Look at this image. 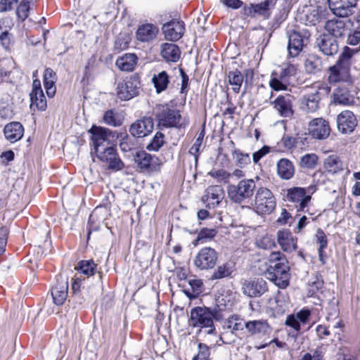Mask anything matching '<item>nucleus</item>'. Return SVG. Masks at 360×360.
Masks as SVG:
<instances>
[{"instance_id": "1", "label": "nucleus", "mask_w": 360, "mask_h": 360, "mask_svg": "<svg viewBox=\"0 0 360 360\" xmlns=\"http://www.w3.org/2000/svg\"><path fill=\"white\" fill-rule=\"evenodd\" d=\"M289 271L285 256L281 252H271L268 257V278L279 288L284 289L289 285Z\"/></svg>"}, {"instance_id": "2", "label": "nucleus", "mask_w": 360, "mask_h": 360, "mask_svg": "<svg viewBox=\"0 0 360 360\" xmlns=\"http://www.w3.org/2000/svg\"><path fill=\"white\" fill-rule=\"evenodd\" d=\"M155 116L159 124L167 128L185 129L189 124L187 117L182 116L179 110L172 108L168 105L157 106Z\"/></svg>"}, {"instance_id": "3", "label": "nucleus", "mask_w": 360, "mask_h": 360, "mask_svg": "<svg viewBox=\"0 0 360 360\" xmlns=\"http://www.w3.org/2000/svg\"><path fill=\"white\" fill-rule=\"evenodd\" d=\"M354 53V49L348 47L345 49L336 64L329 69L328 81L330 83L349 81V68Z\"/></svg>"}, {"instance_id": "4", "label": "nucleus", "mask_w": 360, "mask_h": 360, "mask_svg": "<svg viewBox=\"0 0 360 360\" xmlns=\"http://www.w3.org/2000/svg\"><path fill=\"white\" fill-rule=\"evenodd\" d=\"M217 312L212 311L207 307H196L191 310L189 325L193 328H198L200 330L207 329V334H214L215 327L214 319H217Z\"/></svg>"}, {"instance_id": "5", "label": "nucleus", "mask_w": 360, "mask_h": 360, "mask_svg": "<svg viewBox=\"0 0 360 360\" xmlns=\"http://www.w3.org/2000/svg\"><path fill=\"white\" fill-rule=\"evenodd\" d=\"M330 88L323 84H315L309 88L300 98L301 108L308 112L316 111L323 96L327 95Z\"/></svg>"}, {"instance_id": "6", "label": "nucleus", "mask_w": 360, "mask_h": 360, "mask_svg": "<svg viewBox=\"0 0 360 360\" xmlns=\"http://www.w3.org/2000/svg\"><path fill=\"white\" fill-rule=\"evenodd\" d=\"M255 189L256 184L253 179H243L237 185H229L227 188V193L231 201L242 203L253 195Z\"/></svg>"}, {"instance_id": "7", "label": "nucleus", "mask_w": 360, "mask_h": 360, "mask_svg": "<svg viewBox=\"0 0 360 360\" xmlns=\"http://www.w3.org/2000/svg\"><path fill=\"white\" fill-rule=\"evenodd\" d=\"M276 206V200L272 191L266 187H259L255 195L254 210L259 214L271 213Z\"/></svg>"}, {"instance_id": "8", "label": "nucleus", "mask_w": 360, "mask_h": 360, "mask_svg": "<svg viewBox=\"0 0 360 360\" xmlns=\"http://www.w3.org/2000/svg\"><path fill=\"white\" fill-rule=\"evenodd\" d=\"M316 191L315 186L307 188L292 187L286 191V200L294 205L297 211H304L311 200V194Z\"/></svg>"}, {"instance_id": "9", "label": "nucleus", "mask_w": 360, "mask_h": 360, "mask_svg": "<svg viewBox=\"0 0 360 360\" xmlns=\"http://www.w3.org/2000/svg\"><path fill=\"white\" fill-rule=\"evenodd\" d=\"M88 132L91 134V140L95 153L105 148L107 146H111V143L117 138L116 131L96 125H93Z\"/></svg>"}, {"instance_id": "10", "label": "nucleus", "mask_w": 360, "mask_h": 360, "mask_svg": "<svg viewBox=\"0 0 360 360\" xmlns=\"http://www.w3.org/2000/svg\"><path fill=\"white\" fill-rule=\"evenodd\" d=\"M141 79L137 74L126 77L117 84L116 89L118 98L123 101H129L139 94Z\"/></svg>"}, {"instance_id": "11", "label": "nucleus", "mask_w": 360, "mask_h": 360, "mask_svg": "<svg viewBox=\"0 0 360 360\" xmlns=\"http://www.w3.org/2000/svg\"><path fill=\"white\" fill-rule=\"evenodd\" d=\"M135 162L141 172L148 174L160 172L162 165V162L159 158L148 154L143 150L136 153Z\"/></svg>"}, {"instance_id": "12", "label": "nucleus", "mask_w": 360, "mask_h": 360, "mask_svg": "<svg viewBox=\"0 0 360 360\" xmlns=\"http://www.w3.org/2000/svg\"><path fill=\"white\" fill-rule=\"evenodd\" d=\"M218 254L210 247L201 248L196 254L193 264L200 270H209L213 269L217 264Z\"/></svg>"}, {"instance_id": "13", "label": "nucleus", "mask_w": 360, "mask_h": 360, "mask_svg": "<svg viewBox=\"0 0 360 360\" xmlns=\"http://www.w3.org/2000/svg\"><path fill=\"white\" fill-rule=\"evenodd\" d=\"M97 158L105 163L109 170L120 171L124 167V164L120 158L117 150L113 146H107L101 150L95 153Z\"/></svg>"}, {"instance_id": "14", "label": "nucleus", "mask_w": 360, "mask_h": 360, "mask_svg": "<svg viewBox=\"0 0 360 360\" xmlns=\"http://www.w3.org/2000/svg\"><path fill=\"white\" fill-rule=\"evenodd\" d=\"M295 98L290 94H281L270 103L282 117L290 118L294 114L293 103Z\"/></svg>"}, {"instance_id": "15", "label": "nucleus", "mask_w": 360, "mask_h": 360, "mask_svg": "<svg viewBox=\"0 0 360 360\" xmlns=\"http://www.w3.org/2000/svg\"><path fill=\"white\" fill-rule=\"evenodd\" d=\"M275 4L276 0H264L259 4H251L243 8V13L248 17L262 16L266 19L270 15V9L273 8Z\"/></svg>"}, {"instance_id": "16", "label": "nucleus", "mask_w": 360, "mask_h": 360, "mask_svg": "<svg viewBox=\"0 0 360 360\" xmlns=\"http://www.w3.org/2000/svg\"><path fill=\"white\" fill-rule=\"evenodd\" d=\"M242 290L250 297H260L267 290L266 282L263 278L246 280L243 283Z\"/></svg>"}, {"instance_id": "17", "label": "nucleus", "mask_w": 360, "mask_h": 360, "mask_svg": "<svg viewBox=\"0 0 360 360\" xmlns=\"http://www.w3.org/2000/svg\"><path fill=\"white\" fill-rule=\"evenodd\" d=\"M309 134L314 139H325L330 132V127L328 122L323 118H315L312 120L308 126Z\"/></svg>"}, {"instance_id": "18", "label": "nucleus", "mask_w": 360, "mask_h": 360, "mask_svg": "<svg viewBox=\"0 0 360 360\" xmlns=\"http://www.w3.org/2000/svg\"><path fill=\"white\" fill-rule=\"evenodd\" d=\"M333 13L339 17H347L352 14V9L356 6V0H328Z\"/></svg>"}, {"instance_id": "19", "label": "nucleus", "mask_w": 360, "mask_h": 360, "mask_svg": "<svg viewBox=\"0 0 360 360\" xmlns=\"http://www.w3.org/2000/svg\"><path fill=\"white\" fill-rule=\"evenodd\" d=\"M357 125L354 114L349 110L341 112L337 117V126L339 131L342 134L351 133Z\"/></svg>"}, {"instance_id": "20", "label": "nucleus", "mask_w": 360, "mask_h": 360, "mask_svg": "<svg viewBox=\"0 0 360 360\" xmlns=\"http://www.w3.org/2000/svg\"><path fill=\"white\" fill-rule=\"evenodd\" d=\"M153 129V121L150 117H144L132 123L129 127L130 134L138 138L145 137Z\"/></svg>"}, {"instance_id": "21", "label": "nucleus", "mask_w": 360, "mask_h": 360, "mask_svg": "<svg viewBox=\"0 0 360 360\" xmlns=\"http://www.w3.org/2000/svg\"><path fill=\"white\" fill-rule=\"evenodd\" d=\"M277 241L284 252H292L297 248V238L288 229L279 230L277 232Z\"/></svg>"}, {"instance_id": "22", "label": "nucleus", "mask_w": 360, "mask_h": 360, "mask_svg": "<svg viewBox=\"0 0 360 360\" xmlns=\"http://www.w3.org/2000/svg\"><path fill=\"white\" fill-rule=\"evenodd\" d=\"M162 29L167 39L177 41L184 34V25L182 21L171 20L164 24Z\"/></svg>"}, {"instance_id": "23", "label": "nucleus", "mask_w": 360, "mask_h": 360, "mask_svg": "<svg viewBox=\"0 0 360 360\" xmlns=\"http://www.w3.org/2000/svg\"><path fill=\"white\" fill-rule=\"evenodd\" d=\"M68 292V281L67 278L60 276L57 278L56 284L51 290L53 302L56 305H62L66 300Z\"/></svg>"}, {"instance_id": "24", "label": "nucleus", "mask_w": 360, "mask_h": 360, "mask_svg": "<svg viewBox=\"0 0 360 360\" xmlns=\"http://www.w3.org/2000/svg\"><path fill=\"white\" fill-rule=\"evenodd\" d=\"M316 44L326 56H333L338 51V44L336 39L327 34L320 35L316 39Z\"/></svg>"}, {"instance_id": "25", "label": "nucleus", "mask_w": 360, "mask_h": 360, "mask_svg": "<svg viewBox=\"0 0 360 360\" xmlns=\"http://www.w3.org/2000/svg\"><path fill=\"white\" fill-rule=\"evenodd\" d=\"M224 196V192L220 186H212L207 188L202 200L207 207H214L220 203Z\"/></svg>"}, {"instance_id": "26", "label": "nucleus", "mask_w": 360, "mask_h": 360, "mask_svg": "<svg viewBox=\"0 0 360 360\" xmlns=\"http://www.w3.org/2000/svg\"><path fill=\"white\" fill-rule=\"evenodd\" d=\"M325 29L330 36L334 38L341 37L347 32L346 20L334 18L328 20Z\"/></svg>"}, {"instance_id": "27", "label": "nucleus", "mask_w": 360, "mask_h": 360, "mask_svg": "<svg viewBox=\"0 0 360 360\" xmlns=\"http://www.w3.org/2000/svg\"><path fill=\"white\" fill-rule=\"evenodd\" d=\"M245 327L252 335L263 336L271 331V328L266 320H254L245 323Z\"/></svg>"}, {"instance_id": "28", "label": "nucleus", "mask_w": 360, "mask_h": 360, "mask_svg": "<svg viewBox=\"0 0 360 360\" xmlns=\"http://www.w3.org/2000/svg\"><path fill=\"white\" fill-rule=\"evenodd\" d=\"M4 132L7 140L11 143H15L22 137L24 128L20 122H13L5 126Z\"/></svg>"}, {"instance_id": "29", "label": "nucleus", "mask_w": 360, "mask_h": 360, "mask_svg": "<svg viewBox=\"0 0 360 360\" xmlns=\"http://www.w3.org/2000/svg\"><path fill=\"white\" fill-rule=\"evenodd\" d=\"M138 57L134 53H125L117 58L115 65L119 70L124 72H131L137 65Z\"/></svg>"}, {"instance_id": "30", "label": "nucleus", "mask_w": 360, "mask_h": 360, "mask_svg": "<svg viewBox=\"0 0 360 360\" xmlns=\"http://www.w3.org/2000/svg\"><path fill=\"white\" fill-rule=\"evenodd\" d=\"M290 82H286L278 72L274 71L270 75L269 85L271 89L270 98L273 97L274 91H287Z\"/></svg>"}, {"instance_id": "31", "label": "nucleus", "mask_w": 360, "mask_h": 360, "mask_svg": "<svg viewBox=\"0 0 360 360\" xmlns=\"http://www.w3.org/2000/svg\"><path fill=\"white\" fill-rule=\"evenodd\" d=\"M304 40L297 32L293 31L290 34L288 48L291 56L295 57L299 54L303 48Z\"/></svg>"}, {"instance_id": "32", "label": "nucleus", "mask_w": 360, "mask_h": 360, "mask_svg": "<svg viewBox=\"0 0 360 360\" xmlns=\"http://www.w3.org/2000/svg\"><path fill=\"white\" fill-rule=\"evenodd\" d=\"M161 56L167 62H176L181 56L179 46L172 43H164L161 46Z\"/></svg>"}, {"instance_id": "33", "label": "nucleus", "mask_w": 360, "mask_h": 360, "mask_svg": "<svg viewBox=\"0 0 360 360\" xmlns=\"http://www.w3.org/2000/svg\"><path fill=\"white\" fill-rule=\"evenodd\" d=\"M158 33L157 27L152 24H145L140 26L136 31V38L143 42L153 40Z\"/></svg>"}, {"instance_id": "34", "label": "nucleus", "mask_w": 360, "mask_h": 360, "mask_svg": "<svg viewBox=\"0 0 360 360\" xmlns=\"http://www.w3.org/2000/svg\"><path fill=\"white\" fill-rule=\"evenodd\" d=\"M277 174L282 179L289 180L295 174L292 162L286 158H282L276 164Z\"/></svg>"}, {"instance_id": "35", "label": "nucleus", "mask_w": 360, "mask_h": 360, "mask_svg": "<svg viewBox=\"0 0 360 360\" xmlns=\"http://www.w3.org/2000/svg\"><path fill=\"white\" fill-rule=\"evenodd\" d=\"M233 271L234 264L231 262H226L217 266V268L213 271L211 276V279L219 280L228 278L231 276Z\"/></svg>"}, {"instance_id": "36", "label": "nucleus", "mask_w": 360, "mask_h": 360, "mask_svg": "<svg viewBox=\"0 0 360 360\" xmlns=\"http://www.w3.org/2000/svg\"><path fill=\"white\" fill-rule=\"evenodd\" d=\"M335 104L350 105L354 103V97L345 89H336L333 95Z\"/></svg>"}, {"instance_id": "37", "label": "nucleus", "mask_w": 360, "mask_h": 360, "mask_svg": "<svg viewBox=\"0 0 360 360\" xmlns=\"http://www.w3.org/2000/svg\"><path fill=\"white\" fill-rule=\"evenodd\" d=\"M323 168L329 173L335 174L343 169V165L337 155H331L325 158Z\"/></svg>"}, {"instance_id": "38", "label": "nucleus", "mask_w": 360, "mask_h": 360, "mask_svg": "<svg viewBox=\"0 0 360 360\" xmlns=\"http://www.w3.org/2000/svg\"><path fill=\"white\" fill-rule=\"evenodd\" d=\"M152 82L157 93L160 94L167 88L169 82V76L165 71H162L153 76Z\"/></svg>"}, {"instance_id": "39", "label": "nucleus", "mask_w": 360, "mask_h": 360, "mask_svg": "<svg viewBox=\"0 0 360 360\" xmlns=\"http://www.w3.org/2000/svg\"><path fill=\"white\" fill-rule=\"evenodd\" d=\"M188 284L191 290H184V292L190 299L196 298L203 291V283L201 279H190Z\"/></svg>"}, {"instance_id": "40", "label": "nucleus", "mask_w": 360, "mask_h": 360, "mask_svg": "<svg viewBox=\"0 0 360 360\" xmlns=\"http://www.w3.org/2000/svg\"><path fill=\"white\" fill-rule=\"evenodd\" d=\"M229 83L232 86L233 91L238 94L243 82V75L238 70L230 71L228 74Z\"/></svg>"}, {"instance_id": "41", "label": "nucleus", "mask_w": 360, "mask_h": 360, "mask_svg": "<svg viewBox=\"0 0 360 360\" xmlns=\"http://www.w3.org/2000/svg\"><path fill=\"white\" fill-rule=\"evenodd\" d=\"M96 264L93 260H83L78 262L77 271L86 277L93 276L96 272Z\"/></svg>"}, {"instance_id": "42", "label": "nucleus", "mask_w": 360, "mask_h": 360, "mask_svg": "<svg viewBox=\"0 0 360 360\" xmlns=\"http://www.w3.org/2000/svg\"><path fill=\"white\" fill-rule=\"evenodd\" d=\"M315 240H316V243L319 245L318 252H319V259L321 262H323V257H325L323 250L327 248L328 240H327L326 235L325 234L323 231L321 230V229H319L316 231V233L315 234Z\"/></svg>"}, {"instance_id": "43", "label": "nucleus", "mask_w": 360, "mask_h": 360, "mask_svg": "<svg viewBox=\"0 0 360 360\" xmlns=\"http://www.w3.org/2000/svg\"><path fill=\"white\" fill-rule=\"evenodd\" d=\"M217 233V231L215 229L203 228L199 231L193 245L205 243L207 240L212 239Z\"/></svg>"}, {"instance_id": "44", "label": "nucleus", "mask_w": 360, "mask_h": 360, "mask_svg": "<svg viewBox=\"0 0 360 360\" xmlns=\"http://www.w3.org/2000/svg\"><path fill=\"white\" fill-rule=\"evenodd\" d=\"M245 324H243V320L238 316H232L229 317L225 323V326L228 329L231 330L232 333H234L236 331L242 330Z\"/></svg>"}, {"instance_id": "45", "label": "nucleus", "mask_w": 360, "mask_h": 360, "mask_svg": "<svg viewBox=\"0 0 360 360\" xmlns=\"http://www.w3.org/2000/svg\"><path fill=\"white\" fill-rule=\"evenodd\" d=\"M31 107L36 106L39 110L46 108V100L43 92L39 94H30Z\"/></svg>"}, {"instance_id": "46", "label": "nucleus", "mask_w": 360, "mask_h": 360, "mask_svg": "<svg viewBox=\"0 0 360 360\" xmlns=\"http://www.w3.org/2000/svg\"><path fill=\"white\" fill-rule=\"evenodd\" d=\"M165 143V136L161 132H157L150 142L147 145L148 150L158 151Z\"/></svg>"}, {"instance_id": "47", "label": "nucleus", "mask_w": 360, "mask_h": 360, "mask_svg": "<svg viewBox=\"0 0 360 360\" xmlns=\"http://www.w3.org/2000/svg\"><path fill=\"white\" fill-rule=\"evenodd\" d=\"M33 0H22L16 10V14L22 21H24L29 15L30 4Z\"/></svg>"}, {"instance_id": "48", "label": "nucleus", "mask_w": 360, "mask_h": 360, "mask_svg": "<svg viewBox=\"0 0 360 360\" xmlns=\"http://www.w3.org/2000/svg\"><path fill=\"white\" fill-rule=\"evenodd\" d=\"M208 174L212 178L216 179L219 183H228L231 176V174L224 169H214L210 171Z\"/></svg>"}, {"instance_id": "49", "label": "nucleus", "mask_w": 360, "mask_h": 360, "mask_svg": "<svg viewBox=\"0 0 360 360\" xmlns=\"http://www.w3.org/2000/svg\"><path fill=\"white\" fill-rule=\"evenodd\" d=\"M233 157L236 160L237 165L240 167L248 165L251 162L249 154L244 153L238 149L233 150Z\"/></svg>"}, {"instance_id": "50", "label": "nucleus", "mask_w": 360, "mask_h": 360, "mask_svg": "<svg viewBox=\"0 0 360 360\" xmlns=\"http://www.w3.org/2000/svg\"><path fill=\"white\" fill-rule=\"evenodd\" d=\"M318 157L314 153L306 154L301 158L300 166L304 168L313 169L317 164Z\"/></svg>"}, {"instance_id": "51", "label": "nucleus", "mask_w": 360, "mask_h": 360, "mask_svg": "<svg viewBox=\"0 0 360 360\" xmlns=\"http://www.w3.org/2000/svg\"><path fill=\"white\" fill-rule=\"evenodd\" d=\"M103 120L106 124L112 127H119L122 123L120 120L116 118L115 114L112 110H107L104 113Z\"/></svg>"}, {"instance_id": "52", "label": "nucleus", "mask_w": 360, "mask_h": 360, "mask_svg": "<svg viewBox=\"0 0 360 360\" xmlns=\"http://www.w3.org/2000/svg\"><path fill=\"white\" fill-rule=\"evenodd\" d=\"M257 245L258 248L268 250L275 247V241L271 236H264L257 241Z\"/></svg>"}, {"instance_id": "53", "label": "nucleus", "mask_w": 360, "mask_h": 360, "mask_svg": "<svg viewBox=\"0 0 360 360\" xmlns=\"http://www.w3.org/2000/svg\"><path fill=\"white\" fill-rule=\"evenodd\" d=\"M296 72L297 69L295 66L289 64L282 68L278 73L286 82H290V78L296 75Z\"/></svg>"}, {"instance_id": "54", "label": "nucleus", "mask_w": 360, "mask_h": 360, "mask_svg": "<svg viewBox=\"0 0 360 360\" xmlns=\"http://www.w3.org/2000/svg\"><path fill=\"white\" fill-rule=\"evenodd\" d=\"M210 354L209 347L203 343H199L198 353L193 357V360H207Z\"/></svg>"}, {"instance_id": "55", "label": "nucleus", "mask_w": 360, "mask_h": 360, "mask_svg": "<svg viewBox=\"0 0 360 360\" xmlns=\"http://www.w3.org/2000/svg\"><path fill=\"white\" fill-rule=\"evenodd\" d=\"M270 147L264 146L261 149L255 152L252 155V160L254 163H257L264 156L270 152Z\"/></svg>"}, {"instance_id": "56", "label": "nucleus", "mask_w": 360, "mask_h": 360, "mask_svg": "<svg viewBox=\"0 0 360 360\" xmlns=\"http://www.w3.org/2000/svg\"><path fill=\"white\" fill-rule=\"evenodd\" d=\"M8 230L6 227L0 229V255L4 252L7 243Z\"/></svg>"}, {"instance_id": "57", "label": "nucleus", "mask_w": 360, "mask_h": 360, "mask_svg": "<svg viewBox=\"0 0 360 360\" xmlns=\"http://www.w3.org/2000/svg\"><path fill=\"white\" fill-rule=\"evenodd\" d=\"M56 81H44V88L46 91V94L49 97L52 98L54 96L56 91Z\"/></svg>"}, {"instance_id": "58", "label": "nucleus", "mask_w": 360, "mask_h": 360, "mask_svg": "<svg viewBox=\"0 0 360 360\" xmlns=\"http://www.w3.org/2000/svg\"><path fill=\"white\" fill-rule=\"evenodd\" d=\"M347 43L350 45L355 46L360 43V28L356 29L347 37Z\"/></svg>"}, {"instance_id": "59", "label": "nucleus", "mask_w": 360, "mask_h": 360, "mask_svg": "<svg viewBox=\"0 0 360 360\" xmlns=\"http://www.w3.org/2000/svg\"><path fill=\"white\" fill-rule=\"evenodd\" d=\"M326 310L328 311L327 319H329L330 317L337 316L338 314V303L337 302L332 300L328 302V305L326 307Z\"/></svg>"}, {"instance_id": "60", "label": "nucleus", "mask_w": 360, "mask_h": 360, "mask_svg": "<svg viewBox=\"0 0 360 360\" xmlns=\"http://www.w3.org/2000/svg\"><path fill=\"white\" fill-rule=\"evenodd\" d=\"M319 60L307 59L305 67L309 72H314L320 70V64Z\"/></svg>"}, {"instance_id": "61", "label": "nucleus", "mask_w": 360, "mask_h": 360, "mask_svg": "<svg viewBox=\"0 0 360 360\" xmlns=\"http://www.w3.org/2000/svg\"><path fill=\"white\" fill-rule=\"evenodd\" d=\"M18 0H1L0 12H6L11 10Z\"/></svg>"}, {"instance_id": "62", "label": "nucleus", "mask_w": 360, "mask_h": 360, "mask_svg": "<svg viewBox=\"0 0 360 360\" xmlns=\"http://www.w3.org/2000/svg\"><path fill=\"white\" fill-rule=\"evenodd\" d=\"M285 324L292 327L296 331H299L300 330V323L296 316L293 315L288 316L286 321Z\"/></svg>"}, {"instance_id": "63", "label": "nucleus", "mask_w": 360, "mask_h": 360, "mask_svg": "<svg viewBox=\"0 0 360 360\" xmlns=\"http://www.w3.org/2000/svg\"><path fill=\"white\" fill-rule=\"evenodd\" d=\"M180 75L181 77V93L186 94L187 88L188 86V76L186 74V72L183 70V69H179Z\"/></svg>"}, {"instance_id": "64", "label": "nucleus", "mask_w": 360, "mask_h": 360, "mask_svg": "<svg viewBox=\"0 0 360 360\" xmlns=\"http://www.w3.org/2000/svg\"><path fill=\"white\" fill-rule=\"evenodd\" d=\"M291 218V214L285 209H283L276 221L280 224H287Z\"/></svg>"}]
</instances>
